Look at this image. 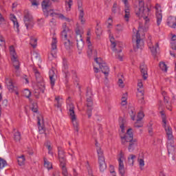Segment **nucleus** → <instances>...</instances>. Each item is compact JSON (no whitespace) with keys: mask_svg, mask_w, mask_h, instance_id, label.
Returning a JSON list of instances; mask_svg holds the SVG:
<instances>
[{"mask_svg":"<svg viewBox=\"0 0 176 176\" xmlns=\"http://www.w3.org/2000/svg\"><path fill=\"white\" fill-rule=\"evenodd\" d=\"M63 67L65 69H68V62L67 61V59L63 58Z\"/></svg>","mask_w":176,"mask_h":176,"instance_id":"nucleus-61","label":"nucleus"},{"mask_svg":"<svg viewBox=\"0 0 176 176\" xmlns=\"http://www.w3.org/2000/svg\"><path fill=\"white\" fill-rule=\"evenodd\" d=\"M11 61H12L15 69H20V62H19L17 56L11 57Z\"/></svg>","mask_w":176,"mask_h":176,"instance_id":"nucleus-19","label":"nucleus"},{"mask_svg":"<svg viewBox=\"0 0 176 176\" xmlns=\"http://www.w3.org/2000/svg\"><path fill=\"white\" fill-rule=\"evenodd\" d=\"M149 48L151 49V53L153 54V56H156V54L157 53V49H159V43H157L155 47H151V45H149Z\"/></svg>","mask_w":176,"mask_h":176,"instance_id":"nucleus-27","label":"nucleus"},{"mask_svg":"<svg viewBox=\"0 0 176 176\" xmlns=\"http://www.w3.org/2000/svg\"><path fill=\"white\" fill-rule=\"evenodd\" d=\"M144 116H145V115L143 112H139L138 114V122H141L142 119H144Z\"/></svg>","mask_w":176,"mask_h":176,"instance_id":"nucleus-49","label":"nucleus"},{"mask_svg":"<svg viewBox=\"0 0 176 176\" xmlns=\"http://www.w3.org/2000/svg\"><path fill=\"white\" fill-rule=\"evenodd\" d=\"M52 50H56L57 49V38H53L52 43Z\"/></svg>","mask_w":176,"mask_h":176,"instance_id":"nucleus-44","label":"nucleus"},{"mask_svg":"<svg viewBox=\"0 0 176 176\" xmlns=\"http://www.w3.org/2000/svg\"><path fill=\"white\" fill-rule=\"evenodd\" d=\"M86 97L87 98H89V100H93V93L91 92V89L89 87L87 88Z\"/></svg>","mask_w":176,"mask_h":176,"instance_id":"nucleus-34","label":"nucleus"},{"mask_svg":"<svg viewBox=\"0 0 176 176\" xmlns=\"http://www.w3.org/2000/svg\"><path fill=\"white\" fill-rule=\"evenodd\" d=\"M77 42V49L79 50H82L85 46V42H83V40H80Z\"/></svg>","mask_w":176,"mask_h":176,"instance_id":"nucleus-35","label":"nucleus"},{"mask_svg":"<svg viewBox=\"0 0 176 176\" xmlns=\"http://www.w3.org/2000/svg\"><path fill=\"white\" fill-rule=\"evenodd\" d=\"M64 154H65V152L63 149V147L58 146V156H60V155H64Z\"/></svg>","mask_w":176,"mask_h":176,"instance_id":"nucleus-57","label":"nucleus"},{"mask_svg":"<svg viewBox=\"0 0 176 176\" xmlns=\"http://www.w3.org/2000/svg\"><path fill=\"white\" fill-rule=\"evenodd\" d=\"M162 116V122L164 123L163 127H166V124H167V118L166 117V114H164V111H162L160 112Z\"/></svg>","mask_w":176,"mask_h":176,"instance_id":"nucleus-32","label":"nucleus"},{"mask_svg":"<svg viewBox=\"0 0 176 176\" xmlns=\"http://www.w3.org/2000/svg\"><path fill=\"white\" fill-rule=\"evenodd\" d=\"M23 21L27 30H32L34 24V18H32V15H31L28 10H25L24 11Z\"/></svg>","mask_w":176,"mask_h":176,"instance_id":"nucleus-7","label":"nucleus"},{"mask_svg":"<svg viewBox=\"0 0 176 176\" xmlns=\"http://www.w3.org/2000/svg\"><path fill=\"white\" fill-rule=\"evenodd\" d=\"M144 124L141 121L137 120L136 122L134 124V126L137 127L138 129H140V127H143Z\"/></svg>","mask_w":176,"mask_h":176,"instance_id":"nucleus-51","label":"nucleus"},{"mask_svg":"<svg viewBox=\"0 0 176 176\" xmlns=\"http://www.w3.org/2000/svg\"><path fill=\"white\" fill-rule=\"evenodd\" d=\"M68 115L70 116V119L75 131L79 133V122H78L76 115H75V106L72 103L69 104Z\"/></svg>","mask_w":176,"mask_h":176,"instance_id":"nucleus-5","label":"nucleus"},{"mask_svg":"<svg viewBox=\"0 0 176 176\" xmlns=\"http://www.w3.org/2000/svg\"><path fill=\"white\" fill-rule=\"evenodd\" d=\"M41 5H42L44 14L46 17H47L50 14V16H51V17H58V19H61V20H65V21H68V23H69V21H71V19H69V18L65 17V16H64L62 14L52 12H53V10H50V11H47V8L49 7H50V5H52V3H50V1L44 0L42 2Z\"/></svg>","mask_w":176,"mask_h":176,"instance_id":"nucleus-2","label":"nucleus"},{"mask_svg":"<svg viewBox=\"0 0 176 176\" xmlns=\"http://www.w3.org/2000/svg\"><path fill=\"white\" fill-rule=\"evenodd\" d=\"M76 42H78L79 41H83V38H82V34H76Z\"/></svg>","mask_w":176,"mask_h":176,"instance_id":"nucleus-63","label":"nucleus"},{"mask_svg":"<svg viewBox=\"0 0 176 176\" xmlns=\"http://www.w3.org/2000/svg\"><path fill=\"white\" fill-rule=\"evenodd\" d=\"M166 23L168 27H170V28H173V25L175 24V22L174 21V18L171 16L168 18Z\"/></svg>","mask_w":176,"mask_h":176,"instance_id":"nucleus-31","label":"nucleus"},{"mask_svg":"<svg viewBox=\"0 0 176 176\" xmlns=\"http://www.w3.org/2000/svg\"><path fill=\"white\" fill-rule=\"evenodd\" d=\"M10 20L13 22L14 28H16V31L19 32V31H20V30H19V25L17 19H16V16H14V14H11Z\"/></svg>","mask_w":176,"mask_h":176,"instance_id":"nucleus-21","label":"nucleus"},{"mask_svg":"<svg viewBox=\"0 0 176 176\" xmlns=\"http://www.w3.org/2000/svg\"><path fill=\"white\" fill-rule=\"evenodd\" d=\"M23 94L26 98H30V97H31V92L28 89H25Z\"/></svg>","mask_w":176,"mask_h":176,"instance_id":"nucleus-56","label":"nucleus"},{"mask_svg":"<svg viewBox=\"0 0 176 176\" xmlns=\"http://www.w3.org/2000/svg\"><path fill=\"white\" fill-rule=\"evenodd\" d=\"M144 93L145 91L142 89L141 91H140V94H138V102L142 105L145 104V97H144Z\"/></svg>","mask_w":176,"mask_h":176,"instance_id":"nucleus-17","label":"nucleus"},{"mask_svg":"<svg viewBox=\"0 0 176 176\" xmlns=\"http://www.w3.org/2000/svg\"><path fill=\"white\" fill-rule=\"evenodd\" d=\"M33 71L35 74L36 80L37 82H42L43 80V78L42 76H41V73H39V71H38L37 69L33 68Z\"/></svg>","mask_w":176,"mask_h":176,"instance_id":"nucleus-22","label":"nucleus"},{"mask_svg":"<svg viewBox=\"0 0 176 176\" xmlns=\"http://www.w3.org/2000/svg\"><path fill=\"white\" fill-rule=\"evenodd\" d=\"M32 111L36 113L38 112V104L36 102H33L32 104Z\"/></svg>","mask_w":176,"mask_h":176,"instance_id":"nucleus-47","label":"nucleus"},{"mask_svg":"<svg viewBox=\"0 0 176 176\" xmlns=\"http://www.w3.org/2000/svg\"><path fill=\"white\" fill-rule=\"evenodd\" d=\"M96 146V151L98 156V163L100 171H105L107 170V164H105V157H104V152L101 149V147L98 146V142L96 141L95 144Z\"/></svg>","mask_w":176,"mask_h":176,"instance_id":"nucleus-6","label":"nucleus"},{"mask_svg":"<svg viewBox=\"0 0 176 176\" xmlns=\"http://www.w3.org/2000/svg\"><path fill=\"white\" fill-rule=\"evenodd\" d=\"M44 167H45L48 170H51V168H53L52 164L49 161H47L46 158H44Z\"/></svg>","mask_w":176,"mask_h":176,"instance_id":"nucleus-33","label":"nucleus"},{"mask_svg":"<svg viewBox=\"0 0 176 176\" xmlns=\"http://www.w3.org/2000/svg\"><path fill=\"white\" fill-rule=\"evenodd\" d=\"M138 162L139 163L140 169L142 170V167H144V166H145V161H144V159H142V158H138Z\"/></svg>","mask_w":176,"mask_h":176,"instance_id":"nucleus-46","label":"nucleus"},{"mask_svg":"<svg viewBox=\"0 0 176 176\" xmlns=\"http://www.w3.org/2000/svg\"><path fill=\"white\" fill-rule=\"evenodd\" d=\"M49 75H50V85L52 89L54 87V85L56 83V73H54V70L51 69L49 72Z\"/></svg>","mask_w":176,"mask_h":176,"instance_id":"nucleus-15","label":"nucleus"},{"mask_svg":"<svg viewBox=\"0 0 176 176\" xmlns=\"http://www.w3.org/2000/svg\"><path fill=\"white\" fill-rule=\"evenodd\" d=\"M138 94H140L141 90H144V84H142V80H139L138 82Z\"/></svg>","mask_w":176,"mask_h":176,"instance_id":"nucleus-38","label":"nucleus"},{"mask_svg":"<svg viewBox=\"0 0 176 176\" xmlns=\"http://www.w3.org/2000/svg\"><path fill=\"white\" fill-rule=\"evenodd\" d=\"M78 9L80 10L79 19L80 20V22L82 24H85V23L86 22V20L83 19V17H85V12L83 11V8H82V6H80V5H78Z\"/></svg>","mask_w":176,"mask_h":176,"instance_id":"nucleus-20","label":"nucleus"},{"mask_svg":"<svg viewBox=\"0 0 176 176\" xmlns=\"http://www.w3.org/2000/svg\"><path fill=\"white\" fill-rule=\"evenodd\" d=\"M118 86L123 89L124 87V83L123 82V80L122 78L118 79Z\"/></svg>","mask_w":176,"mask_h":176,"instance_id":"nucleus-59","label":"nucleus"},{"mask_svg":"<svg viewBox=\"0 0 176 176\" xmlns=\"http://www.w3.org/2000/svg\"><path fill=\"white\" fill-rule=\"evenodd\" d=\"M87 114L88 115V119H90L93 112V99L87 98Z\"/></svg>","mask_w":176,"mask_h":176,"instance_id":"nucleus-11","label":"nucleus"},{"mask_svg":"<svg viewBox=\"0 0 176 176\" xmlns=\"http://www.w3.org/2000/svg\"><path fill=\"white\" fill-rule=\"evenodd\" d=\"M94 61H96V63L98 64L99 66L104 63V61L102 60V58H101L96 57L94 58Z\"/></svg>","mask_w":176,"mask_h":176,"instance_id":"nucleus-53","label":"nucleus"},{"mask_svg":"<svg viewBox=\"0 0 176 176\" xmlns=\"http://www.w3.org/2000/svg\"><path fill=\"white\" fill-rule=\"evenodd\" d=\"M134 134L133 133V129L130 128L127 130L124 136H120L122 145H126L129 142L128 150L129 152H133L135 146H137V139H134Z\"/></svg>","mask_w":176,"mask_h":176,"instance_id":"nucleus-1","label":"nucleus"},{"mask_svg":"<svg viewBox=\"0 0 176 176\" xmlns=\"http://www.w3.org/2000/svg\"><path fill=\"white\" fill-rule=\"evenodd\" d=\"M124 17V19H126V21H129V19L130 18V10H129V8L125 10V14Z\"/></svg>","mask_w":176,"mask_h":176,"instance_id":"nucleus-48","label":"nucleus"},{"mask_svg":"<svg viewBox=\"0 0 176 176\" xmlns=\"http://www.w3.org/2000/svg\"><path fill=\"white\" fill-rule=\"evenodd\" d=\"M118 9H119L118 8V3H114L113 5V8H112V12L113 13H116V12H118Z\"/></svg>","mask_w":176,"mask_h":176,"instance_id":"nucleus-58","label":"nucleus"},{"mask_svg":"<svg viewBox=\"0 0 176 176\" xmlns=\"http://www.w3.org/2000/svg\"><path fill=\"white\" fill-rule=\"evenodd\" d=\"M34 94L36 98H39V94H41V89H39V88L35 89L34 90Z\"/></svg>","mask_w":176,"mask_h":176,"instance_id":"nucleus-54","label":"nucleus"},{"mask_svg":"<svg viewBox=\"0 0 176 176\" xmlns=\"http://www.w3.org/2000/svg\"><path fill=\"white\" fill-rule=\"evenodd\" d=\"M139 2V8L138 12H136V15L140 17L142 16L143 17L145 24L149 23V8H145V3L143 0H138Z\"/></svg>","mask_w":176,"mask_h":176,"instance_id":"nucleus-4","label":"nucleus"},{"mask_svg":"<svg viewBox=\"0 0 176 176\" xmlns=\"http://www.w3.org/2000/svg\"><path fill=\"white\" fill-rule=\"evenodd\" d=\"M10 53L11 57L17 56V54L16 53V50H14V47L13 45H11L10 47Z\"/></svg>","mask_w":176,"mask_h":176,"instance_id":"nucleus-37","label":"nucleus"},{"mask_svg":"<svg viewBox=\"0 0 176 176\" xmlns=\"http://www.w3.org/2000/svg\"><path fill=\"white\" fill-rule=\"evenodd\" d=\"M99 68L102 74H104L105 78L108 79V75H109V67L107 65V63H102V65H99Z\"/></svg>","mask_w":176,"mask_h":176,"instance_id":"nucleus-14","label":"nucleus"},{"mask_svg":"<svg viewBox=\"0 0 176 176\" xmlns=\"http://www.w3.org/2000/svg\"><path fill=\"white\" fill-rule=\"evenodd\" d=\"M37 42H38V39L34 38L32 37L30 38V45L31 46L33 47L34 49L36 47Z\"/></svg>","mask_w":176,"mask_h":176,"instance_id":"nucleus-41","label":"nucleus"},{"mask_svg":"<svg viewBox=\"0 0 176 176\" xmlns=\"http://www.w3.org/2000/svg\"><path fill=\"white\" fill-rule=\"evenodd\" d=\"M45 146H47L48 151H50V152H52L53 148H52V146L50 145V141L47 140Z\"/></svg>","mask_w":176,"mask_h":176,"instance_id":"nucleus-60","label":"nucleus"},{"mask_svg":"<svg viewBox=\"0 0 176 176\" xmlns=\"http://www.w3.org/2000/svg\"><path fill=\"white\" fill-rule=\"evenodd\" d=\"M152 126H153L152 122H149L148 124V131L150 135H153V128L152 127Z\"/></svg>","mask_w":176,"mask_h":176,"instance_id":"nucleus-45","label":"nucleus"},{"mask_svg":"<svg viewBox=\"0 0 176 176\" xmlns=\"http://www.w3.org/2000/svg\"><path fill=\"white\" fill-rule=\"evenodd\" d=\"M25 162V158L24 157V155H22L18 157L19 166H24Z\"/></svg>","mask_w":176,"mask_h":176,"instance_id":"nucleus-36","label":"nucleus"},{"mask_svg":"<svg viewBox=\"0 0 176 176\" xmlns=\"http://www.w3.org/2000/svg\"><path fill=\"white\" fill-rule=\"evenodd\" d=\"M137 156L131 154L128 157V163L129 166H134V159H135Z\"/></svg>","mask_w":176,"mask_h":176,"instance_id":"nucleus-28","label":"nucleus"},{"mask_svg":"<svg viewBox=\"0 0 176 176\" xmlns=\"http://www.w3.org/2000/svg\"><path fill=\"white\" fill-rule=\"evenodd\" d=\"M41 119L39 117H37V124L38 127V133L40 134H44L45 133L46 129H45V123L43 122V118L41 117Z\"/></svg>","mask_w":176,"mask_h":176,"instance_id":"nucleus-13","label":"nucleus"},{"mask_svg":"<svg viewBox=\"0 0 176 176\" xmlns=\"http://www.w3.org/2000/svg\"><path fill=\"white\" fill-rule=\"evenodd\" d=\"M6 166H8V162L2 157H0V170L3 168V167H6Z\"/></svg>","mask_w":176,"mask_h":176,"instance_id":"nucleus-40","label":"nucleus"},{"mask_svg":"<svg viewBox=\"0 0 176 176\" xmlns=\"http://www.w3.org/2000/svg\"><path fill=\"white\" fill-rule=\"evenodd\" d=\"M122 105L124 106L127 104V93L123 94L122 97Z\"/></svg>","mask_w":176,"mask_h":176,"instance_id":"nucleus-39","label":"nucleus"},{"mask_svg":"<svg viewBox=\"0 0 176 176\" xmlns=\"http://www.w3.org/2000/svg\"><path fill=\"white\" fill-rule=\"evenodd\" d=\"M110 42H111V45L113 47V50H115V48L116 47V43H115V38H113V36H111L110 38Z\"/></svg>","mask_w":176,"mask_h":176,"instance_id":"nucleus-55","label":"nucleus"},{"mask_svg":"<svg viewBox=\"0 0 176 176\" xmlns=\"http://www.w3.org/2000/svg\"><path fill=\"white\" fill-rule=\"evenodd\" d=\"M156 19H157V25L159 26L162 23V19H163V15L159 11L156 12Z\"/></svg>","mask_w":176,"mask_h":176,"instance_id":"nucleus-25","label":"nucleus"},{"mask_svg":"<svg viewBox=\"0 0 176 176\" xmlns=\"http://www.w3.org/2000/svg\"><path fill=\"white\" fill-rule=\"evenodd\" d=\"M140 69L144 80H146L148 79V66L142 63L140 66Z\"/></svg>","mask_w":176,"mask_h":176,"instance_id":"nucleus-12","label":"nucleus"},{"mask_svg":"<svg viewBox=\"0 0 176 176\" xmlns=\"http://www.w3.org/2000/svg\"><path fill=\"white\" fill-rule=\"evenodd\" d=\"M123 157H124V154H123V151H120V157L118 158V171L121 176H124V164L123 163V160H122Z\"/></svg>","mask_w":176,"mask_h":176,"instance_id":"nucleus-10","label":"nucleus"},{"mask_svg":"<svg viewBox=\"0 0 176 176\" xmlns=\"http://www.w3.org/2000/svg\"><path fill=\"white\" fill-rule=\"evenodd\" d=\"M159 67L163 72H167V70L168 69L167 65H166V63L164 62H160Z\"/></svg>","mask_w":176,"mask_h":176,"instance_id":"nucleus-26","label":"nucleus"},{"mask_svg":"<svg viewBox=\"0 0 176 176\" xmlns=\"http://www.w3.org/2000/svg\"><path fill=\"white\" fill-rule=\"evenodd\" d=\"M32 61H41V56L36 52H33L32 54Z\"/></svg>","mask_w":176,"mask_h":176,"instance_id":"nucleus-30","label":"nucleus"},{"mask_svg":"<svg viewBox=\"0 0 176 176\" xmlns=\"http://www.w3.org/2000/svg\"><path fill=\"white\" fill-rule=\"evenodd\" d=\"M6 83L7 85V89L10 93H13L14 91L16 96H19V91H17V87L13 83V80L12 78H6Z\"/></svg>","mask_w":176,"mask_h":176,"instance_id":"nucleus-9","label":"nucleus"},{"mask_svg":"<svg viewBox=\"0 0 176 176\" xmlns=\"http://www.w3.org/2000/svg\"><path fill=\"white\" fill-rule=\"evenodd\" d=\"M87 55L89 57L94 56V58H97V50L93 49V45H88Z\"/></svg>","mask_w":176,"mask_h":176,"instance_id":"nucleus-16","label":"nucleus"},{"mask_svg":"<svg viewBox=\"0 0 176 176\" xmlns=\"http://www.w3.org/2000/svg\"><path fill=\"white\" fill-rule=\"evenodd\" d=\"M58 160L60 167H65L67 164V158H59Z\"/></svg>","mask_w":176,"mask_h":176,"instance_id":"nucleus-42","label":"nucleus"},{"mask_svg":"<svg viewBox=\"0 0 176 176\" xmlns=\"http://www.w3.org/2000/svg\"><path fill=\"white\" fill-rule=\"evenodd\" d=\"M164 128L165 129L168 140H173V138H174V136L173 135V129H171V127H167V126L166 125V127Z\"/></svg>","mask_w":176,"mask_h":176,"instance_id":"nucleus-18","label":"nucleus"},{"mask_svg":"<svg viewBox=\"0 0 176 176\" xmlns=\"http://www.w3.org/2000/svg\"><path fill=\"white\" fill-rule=\"evenodd\" d=\"M116 30L118 32H122V31H123V27H122V25H117V28Z\"/></svg>","mask_w":176,"mask_h":176,"instance_id":"nucleus-64","label":"nucleus"},{"mask_svg":"<svg viewBox=\"0 0 176 176\" xmlns=\"http://www.w3.org/2000/svg\"><path fill=\"white\" fill-rule=\"evenodd\" d=\"M62 32H61V37L63 41H66L64 42L65 47L67 50H69L74 46V42L71 41V39L68 38V34L71 32L69 28L67 26V23H64L62 25Z\"/></svg>","mask_w":176,"mask_h":176,"instance_id":"nucleus-3","label":"nucleus"},{"mask_svg":"<svg viewBox=\"0 0 176 176\" xmlns=\"http://www.w3.org/2000/svg\"><path fill=\"white\" fill-rule=\"evenodd\" d=\"M96 34L98 38V36H101V34H102V29L100 27L96 28Z\"/></svg>","mask_w":176,"mask_h":176,"instance_id":"nucleus-52","label":"nucleus"},{"mask_svg":"<svg viewBox=\"0 0 176 176\" xmlns=\"http://www.w3.org/2000/svg\"><path fill=\"white\" fill-rule=\"evenodd\" d=\"M37 89H39L41 93H45V82H43V80L37 82Z\"/></svg>","mask_w":176,"mask_h":176,"instance_id":"nucleus-24","label":"nucleus"},{"mask_svg":"<svg viewBox=\"0 0 176 176\" xmlns=\"http://www.w3.org/2000/svg\"><path fill=\"white\" fill-rule=\"evenodd\" d=\"M126 124V120L120 118V128L121 129L122 133H124V125Z\"/></svg>","mask_w":176,"mask_h":176,"instance_id":"nucleus-29","label":"nucleus"},{"mask_svg":"<svg viewBox=\"0 0 176 176\" xmlns=\"http://www.w3.org/2000/svg\"><path fill=\"white\" fill-rule=\"evenodd\" d=\"M82 34H83V32H82L80 30V29L79 28V27H77L76 28V35H82Z\"/></svg>","mask_w":176,"mask_h":176,"instance_id":"nucleus-62","label":"nucleus"},{"mask_svg":"<svg viewBox=\"0 0 176 176\" xmlns=\"http://www.w3.org/2000/svg\"><path fill=\"white\" fill-rule=\"evenodd\" d=\"M122 48H120L118 50H115L116 57L120 61H123V54H122Z\"/></svg>","mask_w":176,"mask_h":176,"instance_id":"nucleus-23","label":"nucleus"},{"mask_svg":"<svg viewBox=\"0 0 176 176\" xmlns=\"http://www.w3.org/2000/svg\"><path fill=\"white\" fill-rule=\"evenodd\" d=\"M62 168V174L63 176H68V170L66 166H60Z\"/></svg>","mask_w":176,"mask_h":176,"instance_id":"nucleus-50","label":"nucleus"},{"mask_svg":"<svg viewBox=\"0 0 176 176\" xmlns=\"http://www.w3.org/2000/svg\"><path fill=\"white\" fill-rule=\"evenodd\" d=\"M14 141L19 142L20 140H21V135L20 134V132L17 131L14 134Z\"/></svg>","mask_w":176,"mask_h":176,"instance_id":"nucleus-43","label":"nucleus"},{"mask_svg":"<svg viewBox=\"0 0 176 176\" xmlns=\"http://www.w3.org/2000/svg\"><path fill=\"white\" fill-rule=\"evenodd\" d=\"M132 42H135L136 45V49H142L144 46V40L141 38V34L140 31L137 30L135 37H133Z\"/></svg>","mask_w":176,"mask_h":176,"instance_id":"nucleus-8","label":"nucleus"}]
</instances>
